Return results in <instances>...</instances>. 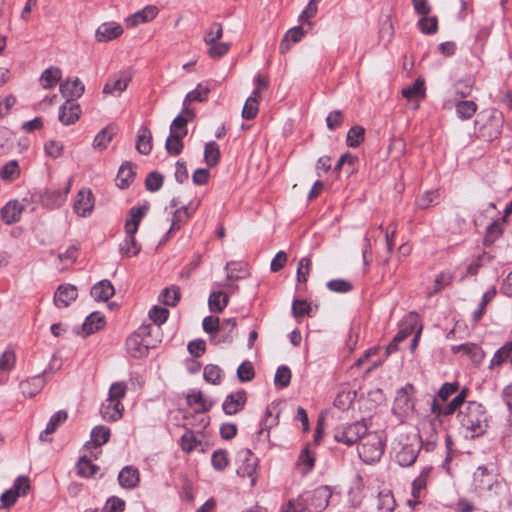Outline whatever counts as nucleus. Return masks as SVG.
<instances>
[{
  "instance_id": "c9c22d12",
  "label": "nucleus",
  "mask_w": 512,
  "mask_h": 512,
  "mask_svg": "<svg viewBox=\"0 0 512 512\" xmlns=\"http://www.w3.org/2000/svg\"><path fill=\"white\" fill-rule=\"evenodd\" d=\"M229 302V296L227 293L223 291H213L208 299L209 309L212 312L220 313L222 312Z\"/></svg>"
},
{
  "instance_id": "b1692460",
  "label": "nucleus",
  "mask_w": 512,
  "mask_h": 512,
  "mask_svg": "<svg viewBox=\"0 0 512 512\" xmlns=\"http://www.w3.org/2000/svg\"><path fill=\"white\" fill-rule=\"evenodd\" d=\"M140 480L139 471L133 466H125L118 475V481L121 487L126 489L135 488Z\"/></svg>"
},
{
  "instance_id": "c85d7f7f",
  "label": "nucleus",
  "mask_w": 512,
  "mask_h": 512,
  "mask_svg": "<svg viewBox=\"0 0 512 512\" xmlns=\"http://www.w3.org/2000/svg\"><path fill=\"white\" fill-rule=\"evenodd\" d=\"M123 409L124 407L121 401H111L107 399V403L101 406L100 412L105 420L114 422L122 417Z\"/></svg>"
},
{
  "instance_id": "4468645a",
  "label": "nucleus",
  "mask_w": 512,
  "mask_h": 512,
  "mask_svg": "<svg viewBox=\"0 0 512 512\" xmlns=\"http://www.w3.org/2000/svg\"><path fill=\"white\" fill-rule=\"evenodd\" d=\"M123 33V28L116 22H106L101 24L95 33V37L98 42L112 41Z\"/></svg>"
},
{
  "instance_id": "6ab92c4d",
  "label": "nucleus",
  "mask_w": 512,
  "mask_h": 512,
  "mask_svg": "<svg viewBox=\"0 0 512 512\" xmlns=\"http://www.w3.org/2000/svg\"><path fill=\"white\" fill-rule=\"evenodd\" d=\"M194 118V112L185 107L182 112L172 121L170 126V133L180 136L187 135V124Z\"/></svg>"
},
{
  "instance_id": "dca6fc26",
  "label": "nucleus",
  "mask_w": 512,
  "mask_h": 512,
  "mask_svg": "<svg viewBox=\"0 0 512 512\" xmlns=\"http://www.w3.org/2000/svg\"><path fill=\"white\" fill-rule=\"evenodd\" d=\"M451 351L454 354L463 353L467 355L470 358V360L475 364L481 363L485 357L483 349L475 343H464L460 345H454L451 347Z\"/></svg>"
},
{
  "instance_id": "9d476101",
  "label": "nucleus",
  "mask_w": 512,
  "mask_h": 512,
  "mask_svg": "<svg viewBox=\"0 0 512 512\" xmlns=\"http://www.w3.org/2000/svg\"><path fill=\"white\" fill-rule=\"evenodd\" d=\"M433 471L432 466H425L422 468L419 476L414 479L412 483V497L413 499L408 500L410 506H415L420 503V499L423 496V491L426 489L428 481L431 478Z\"/></svg>"
},
{
  "instance_id": "13d9d810",
  "label": "nucleus",
  "mask_w": 512,
  "mask_h": 512,
  "mask_svg": "<svg viewBox=\"0 0 512 512\" xmlns=\"http://www.w3.org/2000/svg\"><path fill=\"white\" fill-rule=\"evenodd\" d=\"M491 260L492 256L486 252H483L482 254L478 255L477 259L467 266L466 272L462 275L461 280H463L465 277L476 275L478 273L479 268L482 266V263L490 262Z\"/></svg>"
},
{
  "instance_id": "bf43d9fd",
  "label": "nucleus",
  "mask_w": 512,
  "mask_h": 512,
  "mask_svg": "<svg viewBox=\"0 0 512 512\" xmlns=\"http://www.w3.org/2000/svg\"><path fill=\"white\" fill-rule=\"evenodd\" d=\"M203 377L208 383L219 384L222 379V369L217 365L208 364L204 367Z\"/></svg>"
},
{
  "instance_id": "393cba45",
  "label": "nucleus",
  "mask_w": 512,
  "mask_h": 512,
  "mask_svg": "<svg viewBox=\"0 0 512 512\" xmlns=\"http://www.w3.org/2000/svg\"><path fill=\"white\" fill-rule=\"evenodd\" d=\"M402 96L408 101L420 102L426 97L425 82L423 79L418 78L415 82L402 89Z\"/></svg>"
},
{
  "instance_id": "3c124183",
  "label": "nucleus",
  "mask_w": 512,
  "mask_h": 512,
  "mask_svg": "<svg viewBox=\"0 0 512 512\" xmlns=\"http://www.w3.org/2000/svg\"><path fill=\"white\" fill-rule=\"evenodd\" d=\"M438 197L439 193L437 190L426 191L416 199L415 207L420 210L428 209L437 203Z\"/></svg>"
},
{
  "instance_id": "de8ad7c7",
  "label": "nucleus",
  "mask_w": 512,
  "mask_h": 512,
  "mask_svg": "<svg viewBox=\"0 0 512 512\" xmlns=\"http://www.w3.org/2000/svg\"><path fill=\"white\" fill-rule=\"evenodd\" d=\"M15 364V355L12 351H5L0 356V383L7 379L6 373L13 368Z\"/></svg>"
},
{
  "instance_id": "7ed1b4c3",
  "label": "nucleus",
  "mask_w": 512,
  "mask_h": 512,
  "mask_svg": "<svg viewBox=\"0 0 512 512\" xmlns=\"http://www.w3.org/2000/svg\"><path fill=\"white\" fill-rule=\"evenodd\" d=\"M384 452V441L381 432L372 431L365 433L358 447L359 457L365 463H373L380 460Z\"/></svg>"
},
{
  "instance_id": "f3484780",
  "label": "nucleus",
  "mask_w": 512,
  "mask_h": 512,
  "mask_svg": "<svg viewBox=\"0 0 512 512\" xmlns=\"http://www.w3.org/2000/svg\"><path fill=\"white\" fill-rule=\"evenodd\" d=\"M158 13V10L155 6L149 5L144 9L135 12L134 14L128 16L125 19V23L127 27L134 28L141 23H146L153 20Z\"/></svg>"
},
{
  "instance_id": "a19ab883",
  "label": "nucleus",
  "mask_w": 512,
  "mask_h": 512,
  "mask_svg": "<svg viewBox=\"0 0 512 512\" xmlns=\"http://www.w3.org/2000/svg\"><path fill=\"white\" fill-rule=\"evenodd\" d=\"M192 213L189 212V207L184 205L177 209L173 214L171 226L167 235L173 231L179 230L191 217Z\"/></svg>"
},
{
  "instance_id": "f257e3e1",
  "label": "nucleus",
  "mask_w": 512,
  "mask_h": 512,
  "mask_svg": "<svg viewBox=\"0 0 512 512\" xmlns=\"http://www.w3.org/2000/svg\"><path fill=\"white\" fill-rule=\"evenodd\" d=\"M458 421L471 438L482 436L489 426L486 408L479 402L469 401L459 411Z\"/></svg>"
},
{
  "instance_id": "09e8293b",
  "label": "nucleus",
  "mask_w": 512,
  "mask_h": 512,
  "mask_svg": "<svg viewBox=\"0 0 512 512\" xmlns=\"http://www.w3.org/2000/svg\"><path fill=\"white\" fill-rule=\"evenodd\" d=\"M42 386L43 380L40 376L20 383L21 391L26 397H32L36 395L41 390Z\"/></svg>"
},
{
  "instance_id": "39448f33",
  "label": "nucleus",
  "mask_w": 512,
  "mask_h": 512,
  "mask_svg": "<svg viewBox=\"0 0 512 512\" xmlns=\"http://www.w3.org/2000/svg\"><path fill=\"white\" fill-rule=\"evenodd\" d=\"M238 459L240 461L237 468L238 476L249 478L251 486H254L257 480L258 458L250 449H241L238 452Z\"/></svg>"
},
{
  "instance_id": "e2e57ef3",
  "label": "nucleus",
  "mask_w": 512,
  "mask_h": 512,
  "mask_svg": "<svg viewBox=\"0 0 512 512\" xmlns=\"http://www.w3.org/2000/svg\"><path fill=\"white\" fill-rule=\"evenodd\" d=\"M474 86V80L471 78L458 80L454 84V91L457 96L460 98H466L468 97L473 89Z\"/></svg>"
},
{
  "instance_id": "1a4fd4ad",
  "label": "nucleus",
  "mask_w": 512,
  "mask_h": 512,
  "mask_svg": "<svg viewBox=\"0 0 512 512\" xmlns=\"http://www.w3.org/2000/svg\"><path fill=\"white\" fill-rule=\"evenodd\" d=\"M332 496V491L328 486H319L312 491L308 497L309 512H322L328 504Z\"/></svg>"
},
{
  "instance_id": "0eeeda50",
  "label": "nucleus",
  "mask_w": 512,
  "mask_h": 512,
  "mask_svg": "<svg viewBox=\"0 0 512 512\" xmlns=\"http://www.w3.org/2000/svg\"><path fill=\"white\" fill-rule=\"evenodd\" d=\"M72 186V179L68 180L67 186L63 190H46L41 196V203L47 209L53 210L61 207L67 200V195Z\"/></svg>"
},
{
  "instance_id": "9b49d317",
  "label": "nucleus",
  "mask_w": 512,
  "mask_h": 512,
  "mask_svg": "<svg viewBox=\"0 0 512 512\" xmlns=\"http://www.w3.org/2000/svg\"><path fill=\"white\" fill-rule=\"evenodd\" d=\"M247 402V393L245 390H238L237 392L229 394L223 404L222 409L226 415H234L245 407Z\"/></svg>"
},
{
  "instance_id": "4c0bfd02",
  "label": "nucleus",
  "mask_w": 512,
  "mask_h": 512,
  "mask_svg": "<svg viewBox=\"0 0 512 512\" xmlns=\"http://www.w3.org/2000/svg\"><path fill=\"white\" fill-rule=\"evenodd\" d=\"M304 34H305V31L302 28V26H295V27L289 29L281 41L280 51L282 53H286L287 51H289L290 50L289 41H291L293 43H297L302 39Z\"/></svg>"
},
{
  "instance_id": "cd10ccee",
  "label": "nucleus",
  "mask_w": 512,
  "mask_h": 512,
  "mask_svg": "<svg viewBox=\"0 0 512 512\" xmlns=\"http://www.w3.org/2000/svg\"><path fill=\"white\" fill-rule=\"evenodd\" d=\"M375 506L378 512H393L396 507V501L392 491L386 488L380 490Z\"/></svg>"
},
{
  "instance_id": "0e129e2a",
  "label": "nucleus",
  "mask_w": 512,
  "mask_h": 512,
  "mask_svg": "<svg viewBox=\"0 0 512 512\" xmlns=\"http://www.w3.org/2000/svg\"><path fill=\"white\" fill-rule=\"evenodd\" d=\"M223 36V28L222 25L218 22H214L211 24L210 28L206 31L204 36V42L207 45H212L214 42H218Z\"/></svg>"
},
{
  "instance_id": "052dcab7",
  "label": "nucleus",
  "mask_w": 512,
  "mask_h": 512,
  "mask_svg": "<svg viewBox=\"0 0 512 512\" xmlns=\"http://www.w3.org/2000/svg\"><path fill=\"white\" fill-rule=\"evenodd\" d=\"M291 381V370L288 366L282 365L277 368L274 384L279 388H285L290 384Z\"/></svg>"
},
{
  "instance_id": "603ef678",
  "label": "nucleus",
  "mask_w": 512,
  "mask_h": 512,
  "mask_svg": "<svg viewBox=\"0 0 512 512\" xmlns=\"http://www.w3.org/2000/svg\"><path fill=\"white\" fill-rule=\"evenodd\" d=\"M417 26L423 34L432 35L438 30V19L436 16H424L418 20Z\"/></svg>"
},
{
  "instance_id": "bb28decb",
  "label": "nucleus",
  "mask_w": 512,
  "mask_h": 512,
  "mask_svg": "<svg viewBox=\"0 0 512 512\" xmlns=\"http://www.w3.org/2000/svg\"><path fill=\"white\" fill-rule=\"evenodd\" d=\"M84 91L85 86L79 78H75L73 81L66 80L60 84L61 94L72 101H74L75 98L81 97Z\"/></svg>"
},
{
  "instance_id": "e433bc0d",
  "label": "nucleus",
  "mask_w": 512,
  "mask_h": 512,
  "mask_svg": "<svg viewBox=\"0 0 512 512\" xmlns=\"http://www.w3.org/2000/svg\"><path fill=\"white\" fill-rule=\"evenodd\" d=\"M135 176V172L133 170V165L131 162L123 163L117 174V185L121 189L127 188L130 183L133 181Z\"/></svg>"
},
{
  "instance_id": "2f4dec72",
  "label": "nucleus",
  "mask_w": 512,
  "mask_h": 512,
  "mask_svg": "<svg viewBox=\"0 0 512 512\" xmlns=\"http://www.w3.org/2000/svg\"><path fill=\"white\" fill-rule=\"evenodd\" d=\"M259 88H255L249 96L242 110V117L246 120L254 119L259 111Z\"/></svg>"
},
{
  "instance_id": "680f3d73",
  "label": "nucleus",
  "mask_w": 512,
  "mask_h": 512,
  "mask_svg": "<svg viewBox=\"0 0 512 512\" xmlns=\"http://www.w3.org/2000/svg\"><path fill=\"white\" fill-rule=\"evenodd\" d=\"M454 274L451 271H441L434 280L433 292L438 293L445 287L451 285Z\"/></svg>"
},
{
  "instance_id": "6e6552de",
  "label": "nucleus",
  "mask_w": 512,
  "mask_h": 512,
  "mask_svg": "<svg viewBox=\"0 0 512 512\" xmlns=\"http://www.w3.org/2000/svg\"><path fill=\"white\" fill-rule=\"evenodd\" d=\"M131 79L132 77L128 72L119 71L109 77L104 85L103 93L119 96L123 91L126 90Z\"/></svg>"
},
{
  "instance_id": "a18cd8bd",
  "label": "nucleus",
  "mask_w": 512,
  "mask_h": 512,
  "mask_svg": "<svg viewBox=\"0 0 512 512\" xmlns=\"http://www.w3.org/2000/svg\"><path fill=\"white\" fill-rule=\"evenodd\" d=\"M185 136H180L177 134H169L166 139L165 148L169 155L177 156L182 152L184 147L183 138Z\"/></svg>"
},
{
  "instance_id": "ea45409f",
  "label": "nucleus",
  "mask_w": 512,
  "mask_h": 512,
  "mask_svg": "<svg viewBox=\"0 0 512 512\" xmlns=\"http://www.w3.org/2000/svg\"><path fill=\"white\" fill-rule=\"evenodd\" d=\"M456 114L462 120L471 119L477 111V104L472 100H461L455 104Z\"/></svg>"
},
{
  "instance_id": "79ce46f5",
  "label": "nucleus",
  "mask_w": 512,
  "mask_h": 512,
  "mask_svg": "<svg viewBox=\"0 0 512 512\" xmlns=\"http://www.w3.org/2000/svg\"><path fill=\"white\" fill-rule=\"evenodd\" d=\"M416 322H417V314L414 312H411L408 315L404 326H402L400 328V330L397 332V334L394 336V342L400 343V342L404 341L409 335H411L415 328Z\"/></svg>"
},
{
  "instance_id": "4d7b16f0",
  "label": "nucleus",
  "mask_w": 512,
  "mask_h": 512,
  "mask_svg": "<svg viewBox=\"0 0 512 512\" xmlns=\"http://www.w3.org/2000/svg\"><path fill=\"white\" fill-rule=\"evenodd\" d=\"M141 246L136 241L135 236L125 237L123 243L120 244V251L124 256H135L140 252Z\"/></svg>"
},
{
  "instance_id": "5fc2aeb1",
  "label": "nucleus",
  "mask_w": 512,
  "mask_h": 512,
  "mask_svg": "<svg viewBox=\"0 0 512 512\" xmlns=\"http://www.w3.org/2000/svg\"><path fill=\"white\" fill-rule=\"evenodd\" d=\"M365 137V129L362 126H354L347 133V145L351 148H357Z\"/></svg>"
},
{
  "instance_id": "20e7f679",
  "label": "nucleus",
  "mask_w": 512,
  "mask_h": 512,
  "mask_svg": "<svg viewBox=\"0 0 512 512\" xmlns=\"http://www.w3.org/2000/svg\"><path fill=\"white\" fill-rule=\"evenodd\" d=\"M367 432V426L362 421L350 424H343L335 428L334 439L347 446H352L361 440Z\"/></svg>"
},
{
  "instance_id": "c03bdc74",
  "label": "nucleus",
  "mask_w": 512,
  "mask_h": 512,
  "mask_svg": "<svg viewBox=\"0 0 512 512\" xmlns=\"http://www.w3.org/2000/svg\"><path fill=\"white\" fill-rule=\"evenodd\" d=\"M209 93L210 87L198 84L194 90L190 91L186 95L184 99V105H187L192 102H204L207 100Z\"/></svg>"
},
{
  "instance_id": "473e14b6",
  "label": "nucleus",
  "mask_w": 512,
  "mask_h": 512,
  "mask_svg": "<svg viewBox=\"0 0 512 512\" xmlns=\"http://www.w3.org/2000/svg\"><path fill=\"white\" fill-rule=\"evenodd\" d=\"M61 77V69L51 66L42 72L39 81L44 89H49L54 87L61 80Z\"/></svg>"
},
{
  "instance_id": "a211bd4d",
  "label": "nucleus",
  "mask_w": 512,
  "mask_h": 512,
  "mask_svg": "<svg viewBox=\"0 0 512 512\" xmlns=\"http://www.w3.org/2000/svg\"><path fill=\"white\" fill-rule=\"evenodd\" d=\"M236 326L237 321L235 318L224 319L222 322H220L217 331L218 335L214 336L215 343H231L234 338Z\"/></svg>"
},
{
  "instance_id": "864d4df0",
  "label": "nucleus",
  "mask_w": 512,
  "mask_h": 512,
  "mask_svg": "<svg viewBox=\"0 0 512 512\" xmlns=\"http://www.w3.org/2000/svg\"><path fill=\"white\" fill-rule=\"evenodd\" d=\"M160 301L167 306H175L180 300V290L176 286L165 288L160 296Z\"/></svg>"
},
{
  "instance_id": "f8f14e48",
  "label": "nucleus",
  "mask_w": 512,
  "mask_h": 512,
  "mask_svg": "<svg viewBox=\"0 0 512 512\" xmlns=\"http://www.w3.org/2000/svg\"><path fill=\"white\" fill-rule=\"evenodd\" d=\"M467 389H463L457 396H455L448 404L441 406L437 403L436 399L432 403V412L438 415H452L456 410H460L466 403Z\"/></svg>"
},
{
  "instance_id": "7c9ffc66",
  "label": "nucleus",
  "mask_w": 512,
  "mask_h": 512,
  "mask_svg": "<svg viewBox=\"0 0 512 512\" xmlns=\"http://www.w3.org/2000/svg\"><path fill=\"white\" fill-rule=\"evenodd\" d=\"M118 128L115 125H108L97 133L93 141V147L98 150L106 149L113 137L116 135Z\"/></svg>"
},
{
  "instance_id": "f03ea898",
  "label": "nucleus",
  "mask_w": 512,
  "mask_h": 512,
  "mask_svg": "<svg viewBox=\"0 0 512 512\" xmlns=\"http://www.w3.org/2000/svg\"><path fill=\"white\" fill-rule=\"evenodd\" d=\"M156 328L151 324L141 325L126 340V349L130 356L136 359L144 358L148 355L149 349L155 347L151 335Z\"/></svg>"
},
{
  "instance_id": "37998d69",
  "label": "nucleus",
  "mask_w": 512,
  "mask_h": 512,
  "mask_svg": "<svg viewBox=\"0 0 512 512\" xmlns=\"http://www.w3.org/2000/svg\"><path fill=\"white\" fill-rule=\"evenodd\" d=\"M20 176V169L16 160H11L0 168V177L4 181L12 182Z\"/></svg>"
},
{
  "instance_id": "69168bd1",
  "label": "nucleus",
  "mask_w": 512,
  "mask_h": 512,
  "mask_svg": "<svg viewBox=\"0 0 512 512\" xmlns=\"http://www.w3.org/2000/svg\"><path fill=\"white\" fill-rule=\"evenodd\" d=\"M305 510H309L308 498L304 499L303 497H299L294 500H289L287 505L282 507L280 512H304Z\"/></svg>"
},
{
  "instance_id": "58836bf2",
  "label": "nucleus",
  "mask_w": 512,
  "mask_h": 512,
  "mask_svg": "<svg viewBox=\"0 0 512 512\" xmlns=\"http://www.w3.org/2000/svg\"><path fill=\"white\" fill-rule=\"evenodd\" d=\"M110 438V429L104 425H98L91 431V442H87L85 445L88 447L92 444L94 447H100L107 443Z\"/></svg>"
},
{
  "instance_id": "c756f323",
  "label": "nucleus",
  "mask_w": 512,
  "mask_h": 512,
  "mask_svg": "<svg viewBox=\"0 0 512 512\" xmlns=\"http://www.w3.org/2000/svg\"><path fill=\"white\" fill-rule=\"evenodd\" d=\"M136 149L142 155H148L152 150V134L146 126H141L137 132Z\"/></svg>"
},
{
  "instance_id": "ddd939ff",
  "label": "nucleus",
  "mask_w": 512,
  "mask_h": 512,
  "mask_svg": "<svg viewBox=\"0 0 512 512\" xmlns=\"http://www.w3.org/2000/svg\"><path fill=\"white\" fill-rule=\"evenodd\" d=\"M81 107L78 103L67 99L60 107H59V115L58 119L63 125H72L81 115Z\"/></svg>"
},
{
  "instance_id": "5701e85b",
  "label": "nucleus",
  "mask_w": 512,
  "mask_h": 512,
  "mask_svg": "<svg viewBox=\"0 0 512 512\" xmlns=\"http://www.w3.org/2000/svg\"><path fill=\"white\" fill-rule=\"evenodd\" d=\"M505 222L506 218L503 216L497 220H494L490 225L487 226L483 239V245L485 247L492 246L495 241L502 236Z\"/></svg>"
},
{
  "instance_id": "49530a36",
  "label": "nucleus",
  "mask_w": 512,
  "mask_h": 512,
  "mask_svg": "<svg viewBox=\"0 0 512 512\" xmlns=\"http://www.w3.org/2000/svg\"><path fill=\"white\" fill-rule=\"evenodd\" d=\"M220 150L215 141H210L205 145L204 160L208 167H214L219 162Z\"/></svg>"
},
{
  "instance_id": "4be33fe9",
  "label": "nucleus",
  "mask_w": 512,
  "mask_h": 512,
  "mask_svg": "<svg viewBox=\"0 0 512 512\" xmlns=\"http://www.w3.org/2000/svg\"><path fill=\"white\" fill-rule=\"evenodd\" d=\"M420 452V447L413 444H407L401 447L396 453V461L402 467L413 465Z\"/></svg>"
},
{
  "instance_id": "6e6d98bb",
  "label": "nucleus",
  "mask_w": 512,
  "mask_h": 512,
  "mask_svg": "<svg viewBox=\"0 0 512 512\" xmlns=\"http://www.w3.org/2000/svg\"><path fill=\"white\" fill-rule=\"evenodd\" d=\"M99 467L91 462L86 456L79 459L77 472L82 477H91L97 473Z\"/></svg>"
},
{
  "instance_id": "412c9836",
  "label": "nucleus",
  "mask_w": 512,
  "mask_h": 512,
  "mask_svg": "<svg viewBox=\"0 0 512 512\" xmlns=\"http://www.w3.org/2000/svg\"><path fill=\"white\" fill-rule=\"evenodd\" d=\"M23 211L24 205L18 200L9 201L1 209V217L6 224L10 225L20 220Z\"/></svg>"
},
{
  "instance_id": "338daca9",
  "label": "nucleus",
  "mask_w": 512,
  "mask_h": 512,
  "mask_svg": "<svg viewBox=\"0 0 512 512\" xmlns=\"http://www.w3.org/2000/svg\"><path fill=\"white\" fill-rule=\"evenodd\" d=\"M237 377L241 382H249L255 377L253 365L249 361H244L237 369Z\"/></svg>"
},
{
  "instance_id": "423d86ee",
  "label": "nucleus",
  "mask_w": 512,
  "mask_h": 512,
  "mask_svg": "<svg viewBox=\"0 0 512 512\" xmlns=\"http://www.w3.org/2000/svg\"><path fill=\"white\" fill-rule=\"evenodd\" d=\"M95 206L94 195L89 188H82L75 196L73 211L79 217L86 218L91 215Z\"/></svg>"
},
{
  "instance_id": "f704fd0d",
  "label": "nucleus",
  "mask_w": 512,
  "mask_h": 512,
  "mask_svg": "<svg viewBox=\"0 0 512 512\" xmlns=\"http://www.w3.org/2000/svg\"><path fill=\"white\" fill-rule=\"evenodd\" d=\"M67 419V412L60 410L54 413L51 417L49 422L47 423V426L43 432L40 433L39 438L41 441H48L47 436L49 434H52L56 431L58 426L65 422Z\"/></svg>"
},
{
  "instance_id": "774afa93",
  "label": "nucleus",
  "mask_w": 512,
  "mask_h": 512,
  "mask_svg": "<svg viewBox=\"0 0 512 512\" xmlns=\"http://www.w3.org/2000/svg\"><path fill=\"white\" fill-rule=\"evenodd\" d=\"M213 467L218 471H223L229 464L227 452L225 450H216L211 457Z\"/></svg>"
},
{
  "instance_id": "72a5a7b5",
  "label": "nucleus",
  "mask_w": 512,
  "mask_h": 512,
  "mask_svg": "<svg viewBox=\"0 0 512 512\" xmlns=\"http://www.w3.org/2000/svg\"><path fill=\"white\" fill-rule=\"evenodd\" d=\"M105 324V317L100 312H93L85 319L82 327L83 331L90 335L104 328Z\"/></svg>"
},
{
  "instance_id": "aec40b11",
  "label": "nucleus",
  "mask_w": 512,
  "mask_h": 512,
  "mask_svg": "<svg viewBox=\"0 0 512 512\" xmlns=\"http://www.w3.org/2000/svg\"><path fill=\"white\" fill-rule=\"evenodd\" d=\"M186 401L190 407L197 405V407L194 409L197 415L205 414L206 412L210 411L213 406L211 401H208L204 398V395L200 390H191L186 396Z\"/></svg>"
},
{
  "instance_id": "8fccbe9b",
  "label": "nucleus",
  "mask_w": 512,
  "mask_h": 512,
  "mask_svg": "<svg viewBox=\"0 0 512 512\" xmlns=\"http://www.w3.org/2000/svg\"><path fill=\"white\" fill-rule=\"evenodd\" d=\"M225 270L227 271V281L243 278L247 274L245 264L237 261L228 262Z\"/></svg>"
},
{
  "instance_id": "a878e982",
  "label": "nucleus",
  "mask_w": 512,
  "mask_h": 512,
  "mask_svg": "<svg viewBox=\"0 0 512 512\" xmlns=\"http://www.w3.org/2000/svg\"><path fill=\"white\" fill-rule=\"evenodd\" d=\"M115 293V289L109 280H101L96 283L90 291L91 296L96 301H108Z\"/></svg>"
},
{
  "instance_id": "2eb2a0df",
  "label": "nucleus",
  "mask_w": 512,
  "mask_h": 512,
  "mask_svg": "<svg viewBox=\"0 0 512 512\" xmlns=\"http://www.w3.org/2000/svg\"><path fill=\"white\" fill-rule=\"evenodd\" d=\"M77 288L71 284L60 285L54 294V303L58 308H66L77 298Z\"/></svg>"
}]
</instances>
